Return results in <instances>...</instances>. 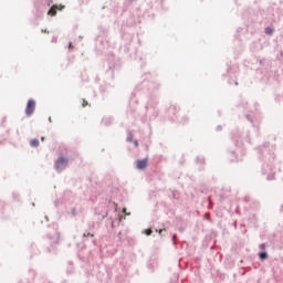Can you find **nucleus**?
I'll return each instance as SVG.
<instances>
[{"instance_id":"nucleus-10","label":"nucleus","mask_w":283,"mask_h":283,"mask_svg":"<svg viewBox=\"0 0 283 283\" xmlns=\"http://www.w3.org/2000/svg\"><path fill=\"white\" fill-rule=\"evenodd\" d=\"M178 112H180V106L171 105L166 108V116H168L171 123H176V120L178 119Z\"/></svg>"},{"instance_id":"nucleus-19","label":"nucleus","mask_w":283,"mask_h":283,"mask_svg":"<svg viewBox=\"0 0 283 283\" xmlns=\"http://www.w3.org/2000/svg\"><path fill=\"white\" fill-rule=\"evenodd\" d=\"M264 32L266 36H273V34H275V27H273V24H270L265 27Z\"/></svg>"},{"instance_id":"nucleus-11","label":"nucleus","mask_w":283,"mask_h":283,"mask_svg":"<svg viewBox=\"0 0 283 283\" xmlns=\"http://www.w3.org/2000/svg\"><path fill=\"white\" fill-rule=\"evenodd\" d=\"M69 163H70L69 154L66 156L60 155L54 163V167H55L56 171H59L60 169L63 170V169H65V167H67Z\"/></svg>"},{"instance_id":"nucleus-33","label":"nucleus","mask_w":283,"mask_h":283,"mask_svg":"<svg viewBox=\"0 0 283 283\" xmlns=\"http://www.w3.org/2000/svg\"><path fill=\"white\" fill-rule=\"evenodd\" d=\"M177 238H178L177 234H172V237H171V241H172L174 247H178Z\"/></svg>"},{"instance_id":"nucleus-20","label":"nucleus","mask_w":283,"mask_h":283,"mask_svg":"<svg viewBox=\"0 0 283 283\" xmlns=\"http://www.w3.org/2000/svg\"><path fill=\"white\" fill-rule=\"evenodd\" d=\"M245 118H247V120H249L251 123L254 130H256V132L260 130V128L255 124V120H253V116H251L250 114H245Z\"/></svg>"},{"instance_id":"nucleus-55","label":"nucleus","mask_w":283,"mask_h":283,"mask_svg":"<svg viewBox=\"0 0 283 283\" xmlns=\"http://www.w3.org/2000/svg\"><path fill=\"white\" fill-rule=\"evenodd\" d=\"M2 123H6V117L2 118Z\"/></svg>"},{"instance_id":"nucleus-3","label":"nucleus","mask_w":283,"mask_h":283,"mask_svg":"<svg viewBox=\"0 0 283 283\" xmlns=\"http://www.w3.org/2000/svg\"><path fill=\"white\" fill-rule=\"evenodd\" d=\"M129 28H134V30H138L140 28V18L136 15H130L126 20V28L122 29V39L124 45L120 46V52L127 54L129 59H138V50L136 49V42H134V34L129 33Z\"/></svg>"},{"instance_id":"nucleus-58","label":"nucleus","mask_w":283,"mask_h":283,"mask_svg":"<svg viewBox=\"0 0 283 283\" xmlns=\"http://www.w3.org/2000/svg\"><path fill=\"white\" fill-rule=\"evenodd\" d=\"M95 81H101V78H98V76L95 78Z\"/></svg>"},{"instance_id":"nucleus-29","label":"nucleus","mask_w":283,"mask_h":283,"mask_svg":"<svg viewBox=\"0 0 283 283\" xmlns=\"http://www.w3.org/2000/svg\"><path fill=\"white\" fill-rule=\"evenodd\" d=\"M12 199L15 201V202H21V195H19V192H12Z\"/></svg>"},{"instance_id":"nucleus-43","label":"nucleus","mask_w":283,"mask_h":283,"mask_svg":"<svg viewBox=\"0 0 283 283\" xmlns=\"http://www.w3.org/2000/svg\"><path fill=\"white\" fill-rule=\"evenodd\" d=\"M181 123H189V117H187V116H184V117H181Z\"/></svg>"},{"instance_id":"nucleus-38","label":"nucleus","mask_w":283,"mask_h":283,"mask_svg":"<svg viewBox=\"0 0 283 283\" xmlns=\"http://www.w3.org/2000/svg\"><path fill=\"white\" fill-rule=\"evenodd\" d=\"M177 231H179V233H185V231H187V228L180 226L179 228H177Z\"/></svg>"},{"instance_id":"nucleus-27","label":"nucleus","mask_w":283,"mask_h":283,"mask_svg":"<svg viewBox=\"0 0 283 283\" xmlns=\"http://www.w3.org/2000/svg\"><path fill=\"white\" fill-rule=\"evenodd\" d=\"M196 165H201V167L205 165V157L197 156L195 159Z\"/></svg>"},{"instance_id":"nucleus-21","label":"nucleus","mask_w":283,"mask_h":283,"mask_svg":"<svg viewBox=\"0 0 283 283\" xmlns=\"http://www.w3.org/2000/svg\"><path fill=\"white\" fill-rule=\"evenodd\" d=\"M258 258L261 262H265V260H269V252L266 251H260L258 253Z\"/></svg>"},{"instance_id":"nucleus-34","label":"nucleus","mask_w":283,"mask_h":283,"mask_svg":"<svg viewBox=\"0 0 283 283\" xmlns=\"http://www.w3.org/2000/svg\"><path fill=\"white\" fill-rule=\"evenodd\" d=\"M266 247H269V243H268V242L261 243V244L259 245V249H260L261 251H266Z\"/></svg>"},{"instance_id":"nucleus-57","label":"nucleus","mask_w":283,"mask_h":283,"mask_svg":"<svg viewBox=\"0 0 283 283\" xmlns=\"http://www.w3.org/2000/svg\"><path fill=\"white\" fill-rule=\"evenodd\" d=\"M41 140H42V142L45 140V137H41Z\"/></svg>"},{"instance_id":"nucleus-53","label":"nucleus","mask_w":283,"mask_h":283,"mask_svg":"<svg viewBox=\"0 0 283 283\" xmlns=\"http://www.w3.org/2000/svg\"><path fill=\"white\" fill-rule=\"evenodd\" d=\"M49 122L52 123V117L51 116L49 117Z\"/></svg>"},{"instance_id":"nucleus-1","label":"nucleus","mask_w":283,"mask_h":283,"mask_svg":"<svg viewBox=\"0 0 283 283\" xmlns=\"http://www.w3.org/2000/svg\"><path fill=\"white\" fill-rule=\"evenodd\" d=\"M158 90H160V84L151 82L149 80H144L139 83L135 90L132 92L129 97V108L132 112H136V105L146 101L145 109L151 107L154 109L153 115L149 117L150 120H156L158 118V111H156V105H158Z\"/></svg>"},{"instance_id":"nucleus-6","label":"nucleus","mask_w":283,"mask_h":283,"mask_svg":"<svg viewBox=\"0 0 283 283\" xmlns=\"http://www.w3.org/2000/svg\"><path fill=\"white\" fill-rule=\"evenodd\" d=\"M120 70V62L114 55L108 61V70L105 72L104 84L99 85L101 94H107L114 87L109 81H114V72Z\"/></svg>"},{"instance_id":"nucleus-35","label":"nucleus","mask_w":283,"mask_h":283,"mask_svg":"<svg viewBox=\"0 0 283 283\" xmlns=\"http://www.w3.org/2000/svg\"><path fill=\"white\" fill-rule=\"evenodd\" d=\"M61 202H63V200H61V199H56V200L54 201V207H55V209H59V207H61Z\"/></svg>"},{"instance_id":"nucleus-52","label":"nucleus","mask_w":283,"mask_h":283,"mask_svg":"<svg viewBox=\"0 0 283 283\" xmlns=\"http://www.w3.org/2000/svg\"><path fill=\"white\" fill-rule=\"evenodd\" d=\"M44 218H45L46 222L50 220V219L48 218V216H45Z\"/></svg>"},{"instance_id":"nucleus-25","label":"nucleus","mask_w":283,"mask_h":283,"mask_svg":"<svg viewBox=\"0 0 283 283\" xmlns=\"http://www.w3.org/2000/svg\"><path fill=\"white\" fill-rule=\"evenodd\" d=\"M224 264H226V269H233V266H235V261L234 260H226Z\"/></svg>"},{"instance_id":"nucleus-22","label":"nucleus","mask_w":283,"mask_h":283,"mask_svg":"<svg viewBox=\"0 0 283 283\" xmlns=\"http://www.w3.org/2000/svg\"><path fill=\"white\" fill-rule=\"evenodd\" d=\"M78 213H80V210L77 207H73L70 209V211H67V214L71 216V218H76Z\"/></svg>"},{"instance_id":"nucleus-64","label":"nucleus","mask_w":283,"mask_h":283,"mask_svg":"<svg viewBox=\"0 0 283 283\" xmlns=\"http://www.w3.org/2000/svg\"><path fill=\"white\" fill-rule=\"evenodd\" d=\"M42 32H48V31L46 30H44V31L42 30Z\"/></svg>"},{"instance_id":"nucleus-8","label":"nucleus","mask_w":283,"mask_h":283,"mask_svg":"<svg viewBox=\"0 0 283 283\" xmlns=\"http://www.w3.org/2000/svg\"><path fill=\"white\" fill-rule=\"evenodd\" d=\"M231 138L235 147H242L244 143H249V145H251V136L249 134L245 135V138H242V136H240V133L235 130L231 133Z\"/></svg>"},{"instance_id":"nucleus-54","label":"nucleus","mask_w":283,"mask_h":283,"mask_svg":"<svg viewBox=\"0 0 283 283\" xmlns=\"http://www.w3.org/2000/svg\"><path fill=\"white\" fill-rule=\"evenodd\" d=\"M202 169H205V168H203V167H200V168H199V171H202Z\"/></svg>"},{"instance_id":"nucleus-49","label":"nucleus","mask_w":283,"mask_h":283,"mask_svg":"<svg viewBox=\"0 0 283 283\" xmlns=\"http://www.w3.org/2000/svg\"><path fill=\"white\" fill-rule=\"evenodd\" d=\"M120 235H123V232H119V233L117 234V237L119 238V240H123V237H120Z\"/></svg>"},{"instance_id":"nucleus-59","label":"nucleus","mask_w":283,"mask_h":283,"mask_svg":"<svg viewBox=\"0 0 283 283\" xmlns=\"http://www.w3.org/2000/svg\"><path fill=\"white\" fill-rule=\"evenodd\" d=\"M32 207H35V203H34V202H32Z\"/></svg>"},{"instance_id":"nucleus-42","label":"nucleus","mask_w":283,"mask_h":283,"mask_svg":"<svg viewBox=\"0 0 283 283\" xmlns=\"http://www.w3.org/2000/svg\"><path fill=\"white\" fill-rule=\"evenodd\" d=\"M69 52H72L74 50V44L72 42H69Z\"/></svg>"},{"instance_id":"nucleus-50","label":"nucleus","mask_w":283,"mask_h":283,"mask_svg":"<svg viewBox=\"0 0 283 283\" xmlns=\"http://www.w3.org/2000/svg\"><path fill=\"white\" fill-rule=\"evenodd\" d=\"M65 196H70V191H65L64 192V198H65Z\"/></svg>"},{"instance_id":"nucleus-26","label":"nucleus","mask_w":283,"mask_h":283,"mask_svg":"<svg viewBox=\"0 0 283 283\" xmlns=\"http://www.w3.org/2000/svg\"><path fill=\"white\" fill-rule=\"evenodd\" d=\"M66 273H67V275H72V273H74V265H73L72 261L69 262V265L66 268Z\"/></svg>"},{"instance_id":"nucleus-48","label":"nucleus","mask_w":283,"mask_h":283,"mask_svg":"<svg viewBox=\"0 0 283 283\" xmlns=\"http://www.w3.org/2000/svg\"><path fill=\"white\" fill-rule=\"evenodd\" d=\"M92 243L94 244V247H97L98 241H96V239H94V240L92 241Z\"/></svg>"},{"instance_id":"nucleus-41","label":"nucleus","mask_w":283,"mask_h":283,"mask_svg":"<svg viewBox=\"0 0 283 283\" xmlns=\"http://www.w3.org/2000/svg\"><path fill=\"white\" fill-rule=\"evenodd\" d=\"M156 231V233H159V235H163V233H165V231H167V230H165V229H156L155 230Z\"/></svg>"},{"instance_id":"nucleus-12","label":"nucleus","mask_w":283,"mask_h":283,"mask_svg":"<svg viewBox=\"0 0 283 283\" xmlns=\"http://www.w3.org/2000/svg\"><path fill=\"white\" fill-rule=\"evenodd\" d=\"M134 165H135V169H137L138 171H145V169L149 167V157L137 159L135 160Z\"/></svg>"},{"instance_id":"nucleus-31","label":"nucleus","mask_w":283,"mask_h":283,"mask_svg":"<svg viewBox=\"0 0 283 283\" xmlns=\"http://www.w3.org/2000/svg\"><path fill=\"white\" fill-rule=\"evenodd\" d=\"M133 140H134V134L132 132H128L127 137H126V142L132 143Z\"/></svg>"},{"instance_id":"nucleus-23","label":"nucleus","mask_w":283,"mask_h":283,"mask_svg":"<svg viewBox=\"0 0 283 283\" xmlns=\"http://www.w3.org/2000/svg\"><path fill=\"white\" fill-rule=\"evenodd\" d=\"M228 154L233 156V158H230V163H240V160H242L238 157V155H235V150H229Z\"/></svg>"},{"instance_id":"nucleus-16","label":"nucleus","mask_w":283,"mask_h":283,"mask_svg":"<svg viewBox=\"0 0 283 283\" xmlns=\"http://www.w3.org/2000/svg\"><path fill=\"white\" fill-rule=\"evenodd\" d=\"M150 7L155 8V10H165V6L163 4V0H151Z\"/></svg>"},{"instance_id":"nucleus-51","label":"nucleus","mask_w":283,"mask_h":283,"mask_svg":"<svg viewBox=\"0 0 283 283\" xmlns=\"http://www.w3.org/2000/svg\"><path fill=\"white\" fill-rule=\"evenodd\" d=\"M52 43H56V38H53V39H52Z\"/></svg>"},{"instance_id":"nucleus-30","label":"nucleus","mask_w":283,"mask_h":283,"mask_svg":"<svg viewBox=\"0 0 283 283\" xmlns=\"http://www.w3.org/2000/svg\"><path fill=\"white\" fill-rule=\"evenodd\" d=\"M142 233H144V235H151V233H154V230L151 228H147L144 229Z\"/></svg>"},{"instance_id":"nucleus-17","label":"nucleus","mask_w":283,"mask_h":283,"mask_svg":"<svg viewBox=\"0 0 283 283\" xmlns=\"http://www.w3.org/2000/svg\"><path fill=\"white\" fill-rule=\"evenodd\" d=\"M235 72H238V66H228L227 67V74H223V76H235Z\"/></svg>"},{"instance_id":"nucleus-56","label":"nucleus","mask_w":283,"mask_h":283,"mask_svg":"<svg viewBox=\"0 0 283 283\" xmlns=\"http://www.w3.org/2000/svg\"><path fill=\"white\" fill-rule=\"evenodd\" d=\"M109 220H111L112 222H114V219H113L112 217H109Z\"/></svg>"},{"instance_id":"nucleus-14","label":"nucleus","mask_w":283,"mask_h":283,"mask_svg":"<svg viewBox=\"0 0 283 283\" xmlns=\"http://www.w3.org/2000/svg\"><path fill=\"white\" fill-rule=\"evenodd\" d=\"M147 269L149 273H154L156 269H158V259L156 256H151L147 262Z\"/></svg>"},{"instance_id":"nucleus-60","label":"nucleus","mask_w":283,"mask_h":283,"mask_svg":"<svg viewBox=\"0 0 283 283\" xmlns=\"http://www.w3.org/2000/svg\"><path fill=\"white\" fill-rule=\"evenodd\" d=\"M281 56H283V51H281Z\"/></svg>"},{"instance_id":"nucleus-61","label":"nucleus","mask_w":283,"mask_h":283,"mask_svg":"<svg viewBox=\"0 0 283 283\" xmlns=\"http://www.w3.org/2000/svg\"><path fill=\"white\" fill-rule=\"evenodd\" d=\"M243 262H244L243 260L240 261L241 264H242Z\"/></svg>"},{"instance_id":"nucleus-45","label":"nucleus","mask_w":283,"mask_h":283,"mask_svg":"<svg viewBox=\"0 0 283 283\" xmlns=\"http://www.w3.org/2000/svg\"><path fill=\"white\" fill-rule=\"evenodd\" d=\"M87 105H90V103H87V101L83 99L82 106L87 107Z\"/></svg>"},{"instance_id":"nucleus-37","label":"nucleus","mask_w":283,"mask_h":283,"mask_svg":"<svg viewBox=\"0 0 283 283\" xmlns=\"http://www.w3.org/2000/svg\"><path fill=\"white\" fill-rule=\"evenodd\" d=\"M228 196L227 193H221L220 195V202H224V200H227Z\"/></svg>"},{"instance_id":"nucleus-9","label":"nucleus","mask_w":283,"mask_h":283,"mask_svg":"<svg viewBox=\"0 0 283 283\" xmlns=\"http://www.w3.org/2000/svg\"><path fill=\"white\" fill-rule=\"evenodd\" d=\"M59 240H61V237L59 235V232H55V239L50 241V244L44 248L45 253H49V255H56L59 253Z\"/></svg>"},{"instance_id":"nucleus-63","label":"nucleus","mask_w":283,"mask_h":283,"mask_svg":"<svg viewBox=\"0 0 283 283\" xmlns=\"http://www.w3.org/2000/svg\"><path fill=\"white\" fill-rule=\"evenodd\" d=\"M234 85H238V82H234Z\"/></svg>"},{"instance_id":"nucleus-4","label":"nucleus","mask_w":283,"mask_h":283,"mask_svg":"<svg viewBox=\"0 0 283 283\" xmlns=\"http://www.w3.org/2000/svg\"><path fill=\"white\" fill-rule=\"evenodd\" d=\"M33 8L35 19H43L45 12L49 17H56V12L63 10L65 6L54 4V0H33Z\"/></svg>"},{"instance_id":"nucleus-36","label":"nucleus","mask_w":283,"mask_h":283,"mask_svg":"<svg viewBox=\"0 0 283 283\" xmlns=\"http://www.w3.org/2000/svg\"><path fill=\"white\" fill-rule=\"evenodd\" d=\"M83 238H94V233L92 232H84Z\"/></svg>"},{"instance_id":"nucleus-7","label":"nucleus","mask_w":283,"mask_h":283,"mask_svg":"<svg viewBox=\"0 0 283 283\" xmlns=\"http://www.w3.org/2000/svg\"><path fill=\"white\" fill-rule=\"evenodd\" d=\"M98 30L99 34L95 38V50H97V52H103L105 45H107V34H109V29L101 25Z\"/></svg>"},{"instance_id":"nucleus-15","label":"nucleus","mask_w":283,"mask_h":283,"mask_svg":"<svg viewBox=\"0 0 283 283\" xmlns=\"http://www.w3.org/2000/svg\"><path fill=\"white\" fill-rule=\"evenodd\" d=\"M258 62L263 70H271V60L263 57V59H259Z\"/></svg>"},{"instance_id":"nucleus-44","label":"nucleus","mask_w":283,"mask_h":283,"mask_svg":"<svg viewBox=\"0 0 283 283\" xmlns=\"http://www.w3.org/2000/svg\"><path fill=\"white\" fill-rule=\"evenodd\" d=\"M122 213H123L124 216H129V213H127V208H122Z\"/></svg>"},{"instance_id":"nucleus-32","label":"nucleus","mask_w":283,"mask_h":283,"mask_svg":"<svg viewBox=\"0 0 283 283\" xmlns=\"http://www.w3.org/2000/svg\"><path fill=\"white\" fill-rule=\"evenodd\" d=\"M178 242H179L181 249H185V250L189 249V243H187V241H184V242L178 241Z\"/></svg>"},{"instance_id":"nucleus-39","label":"nucleus","mask_w":283,"mask_h":283,"mask_svg":"<svg viewBox=\"0 0 283 283\" xmlns=\"http://www.w3.org/2000/svg\"><path fill=\"white\" fill-rule=\"evenodd\" d=\"M203 219L207 220V222H213V220L211 219V216L209 214H205Z\"/></svg>"},{"instance_id":"nucleus-40","label":"nucleus","mask_w":283,"mask_h":283,"mask_svg":"<svg viewBox=\"0 0 283 283\" xmlns=\"http://www.w3.org/2000/svg\"><path fill=\"white\" fill-rule=\"evenodd\" d=\"M6 202L4 201H0V211H3V209H6Z\"/></svg>"},{"instance_id":"nucleus-5","label":"nucleus","mask_w":283,"mask_h":283,"mask_svg":"<svg viewBox=\"0 0 283 283\" xmlns=\"http://www.w3.org/2000/svg\"><path fill=\"white\" fill-rule=\"evenodd\" d=\"M96 200L98 201V206L95 208V216H97V220H105L109 214V211L120 216V208H118V203L112 200V197L107 195H98Z\"/></svg>"},{"instance_id":"nucleus-47","label":"nucleus","mask_w":283,"mask_h":283,"mask_svg":"<svg viewBox=\"0 0 283 283\" xmlns=\"http://www.w3.org/2000/svg\"><path fill=\"white\" fill-rule=\"evenodd\" d=\"M216 132H222V126H221V125H218V126L216 127Z\"/></svg>"},{"instance_id":"nucleus-46","label":"nucleus","mask_w":283,"mask_h":283,"mask_svg":"<svg viewBox=\"0 0 283 283\" xmlns=\"http://www.w3.org/2000/svg\"><path fill=\"white\" fill-rule=\"evenodd\" d=\"M133 144H134L135 147H138V145H139L138 139H133Z\"/></svg>"},{"instance_id":"nucleus-24","label":"nucleus","mask_w":283,"mask_h":283,"mask_svg":"<svg viewBox=\"0 0 283 283\" xmlns=\"http://www.w3.org/2000/svg\"><path fill=\"white\" fill-rule=\"evenodd\" d=\"M112 123H114V118H112V117H104L102 119V125H104L105 127H109V125H112Z\"/></svg>"},{"instance_id":"nucleus-13","label":"nucleus","mask_w":283,"mask_h":283,"mask_svg":"<svg viewBox=\"0 0 283 283\" xmlns=\"http://www.w3.org/2000/svg\"><path fill=\"white\" fill-rule=\"evenodd\" d=\"M35 109H36V101H34V98L28 99L27 106L24 109L25 116H28L30 118V116H32V114H34Z\"/></svg>"},{"instance_id":"nucleus-62","label":"nucleus","mask_w":283,"mask_h":283,"mask_svg":"<svg viewBox=\"0 0 283 283\" xmlns=\"http://www.w3.org/2000/svg\"><path fill=\"white\" fill-rule=\"evenodd\" d=\"M94 96H96V92H93Z\"/></svg>"},{"instance_id":"nucleus-28","label":"nucleus","mask_w":283,"mask_h":283,"mask_svg":"<svg viewBox=\"0 0 283 283\" xmlns=\"http://www.w3.org/2000/svg\"><path fill=\"white\" fill-rule=\"evenodd\" d=\"M39 145H41V143L39 142L38 138H33L30 140V146L31 147H39Z\"/></svg>"},{"instance_id":"nucleus-18","label":"nucleus","mask_w":283,"mask_h":283,"mask_svg":"<svg viewBox=\"0 0 283 283\" xmlns=\"http://www.w3.org/2000/svg\"><path fill=\"white\" fill-rule=\"evenodd\" d=\"M248 105L249 102H247V99H244L243 97H240V99L237 103V107H239V109H247Z\"/></svg>"},{"instance_id":"nucleus-2","label":"nucleus","mask_w":283,"mask_h":283,"mask_svg":"<svg viewBox=\"0 0 283 283\" xmlns=\"http://www.w3.org/2000/svg\"><path fill=\"white\" fill-rule=\"evenodd\" d=\"M275 145L269 142L258 147V160L261 164V176H265V180H275Z\"/></svg>"}]
</instances>
